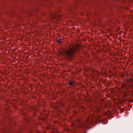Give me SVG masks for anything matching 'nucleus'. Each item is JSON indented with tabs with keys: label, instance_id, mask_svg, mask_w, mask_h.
<instances>
[{
	"label": "nucleus",
	"instance_id": "f257e3e1",
	"mask_svg": "<svg viewBox=\"0 0 133 133\" xmlns=\"http://www.w3.org/2000/svg\"><path fill=\"white\" fill-rule=\"evenodd\" d=\"M79 47V45H74L71 48L69 49L66 52V54L67 55H69L72 54L74 52L75 50L78 48Z\"/></svg>",
	"mask_w": 133,
	"mask_h": 133
},
{
	"label": "nucleus",
	"instance_id": "f03ea898",
	"mask_svg": "<svg viewBox=\"0 0 133 133\" xmlns=\"http://www.w3.org/2000/svg\"><path fill=\"white\" fill-rule=\"evenodd\" d=\"M73 84V82L71 81H70L69 82V84L70 85H72Z\"/></svg>",
	"mask_w": 133,
	"mask_h": 133
},
{
	"label": "nucleus",
	"instance_id": "7ed1b4c3",
	"mask_svg": "<svg viewBox=\"0 0 133 133\" xmlns=\"http://www.w3.org/2000/svg\"><path fill=\"white\" fill-rule=\"evenodd\" d=\"M61 39H60L59 40H58L57 41V42L58 43H60L61 42Z\"/></svg>",
	"mask_w": 133,
	"mask_h": 133
}]
</instances>
